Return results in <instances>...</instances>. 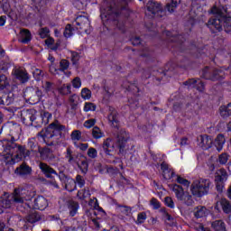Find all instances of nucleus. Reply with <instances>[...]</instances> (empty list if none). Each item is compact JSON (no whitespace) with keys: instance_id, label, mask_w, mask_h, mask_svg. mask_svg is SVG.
<instances>
[{"instance_id":"48","label":"nucleus","mask_w":231,"mask_h":231,"mask_svg":"<svg viewBox=\"0 0 231 231\" xmlns=\"http://www.w3.org/2000/svg\"><path fill=\"white\" fill-rule=\"evenodd\" d=\"M65 158H67L69 163H73V162H75V157L73 156V151H71V148H67Z\"/></svg>"},{"instance_id":"50","label":"nucleus","mask_w":231,"mask_h":231,"mask_svg":"<svg viewBox=\"0 0 231 231\" xmlns=\"http://www.w3.org/2000/svg\"><path fill=\"white\" fill-rule=\"evenodd\" d=\"M64 37L67 39L69 37H71L73 35V27H71V24H67L63 32Z\"/></svg>"},{"instance_id":"6","label":"nucleus","mask_w":231,"mask_h":231,"mask_svg":"<svg viewBox=\"0 0 231 231\" xmlns=\"http://www.w3.org/2000/svg\"><path fill=\"white\" fill-rule=\"evenodd\" d=\"M212 187V182L208 179H199L198 181H194L191 185L190 190L193 196L201 198L207 196Z\"/></svg>"},{"instance_id":"56","label":"nucleus","mask_w":231,"mask_h":231,"mask_svg":"<svg viewBox=\"0 0 231 231\" xmlns=\"http://www.w3.org/2000/svg\"><path fill=\"white\" fill-rule=\"evenodd\" d=\"M60 68L61 71H66L69 68V61L68 60H61L60 62Z\"/></svg>"},{"instance_id":"21","label":"nucleus","mask_w":231,"mask_h":231,"mask_svg":"<svg viewBox=\"0 0 231 231\" xmlns=\"http://www.w3.org/2000/svg\"><path fill=\"white\" fill-rule=\"evenodd\" d=\"M103 152L106 154V156H113V152L115 151V143H113V139L106 138L102 144Z\"/></svg>"},{"instance_id":"19","label":"nucleus","mask_w":231,"mask_h":231,"mask_svg":"<svg viewBox=\"0 0 231 231\" xmlns=\"http://www.w3.org/2000/svg\"><path fill=\"white\" fill-rule=\"evenodd\" d=\"M15 174L21 176V178H27V176L32 175V167H30L26 162H23L18 168L15 170Z\"/></svg>"},{"instance_id":"40","label":"nucleus","mask_w":231,"mask_h":231,"mask_svg":"<svg viewBox=\"0 0 231 231\" xmlns=\"http://www.w3.org/2000/svg\"><path fill=\"white\" fill-rule=\"evenodd\" d=\"M79 97L76 94L69 97V101L72 109H77V106H79Z\"/></svg>"},{"instance_id":"14","label":"nucleus","mask_w":231,"mask_h":231,"mask_svg":"<svg viewBox=\"0 0 231 231\" xmlns=\"http://www.w3.org/2000/svg\"><path fill=\"white\" fill-rule=\"evenodd\" d=\"M13 75L14 78L17 79V80L21 82V84H26V82L30 80V75L28 74L26 69L22 68L14 69L13 70Z\"/></svg>"},{"instance_id":"43","label":"nucleus","mask_w":231,"mask_h":231,"mask_svg":"<svg viewBox=\"0 0 231 231\" xmlns=\"http://www.w3.org/2000/svg\"><path fill=\"white\" fill-rule=\"evenodd\" d=\"M167 36L170 37V41H171V42H183V41H185V38H183L181 34L171 36V32H168Z\"/></svg>"},{"instance_id":"2","label":"nucleus","mask_w":231,"mask_h":231,"mask_svg":"<svg viewBox=\"0 0 231 231\" xmlns=\"http://www.w3.org/2000/svg\"><path fill=\"white\" fill-rule=\"evenodd\" d=\"M121 10H127V0H117L116 3L113 0H106L101 7V19L102 21H114L121 32H125L124 24L116 22L120 17Z\"/></svg>"},{"instance_id":"34","label":"nucleus","mask_w":231,"mask_h":231,"mask_svg":"<svg viewBox=\"0 0 231 231\" xmlns=\"http://www.w3.org/2000/svg\"><path fill=\"white\" fill-rule=\"evenodd\" d=\"M211 228L214 231H226V226L223 220H215L211 223Z\"/></svg>"},{"instance_id":"11","label":"nucleus","mask_w":231,"mask_h":231,"mask_svg":"<svg viewBox=\"0 0 231 231\" xmlns=\"http://www.w3.org/2000/svg\"><path fill=\"white\" fill-rule=\"evenodd\" d=\"M127 140H129V134L125 129H120L116 134V143L119 149V152H124Z\"/></svg>"},{"instance_id":"15","label":"nucleus","mask_w":231,"mask_h":231,"mask_svg":"<svg viewBox=\"0 0 231 231\" xmlns=\"http://www.w3.org/2000/svg\"><path fill=\"white\" fill-rule=\"evenodd\" d=\"M198 145L203 149V151H207L212 147L213 140L212 137L204 134V135H199L197 137Z\"/></svg>"},{"instance_id":"57","label":"nucleus","mask_w":231,"mask_h":231,"mask_svg":"<svg viewBox=\"0 0 231 231\" xmlns=\"http://www.w3.org/2000/svg\"><path fill=\"white\" fill-rule=\"evenodd\" d=\"M79 60H80V54H79V52H76V51H71L72 64H77V62H79Z\"/></svg>"},{"instance_id":"25","label":"nucleus","mask_w":231,"mask_h":231,"mask_svg":"<svg viewBox=\"0 0 231 231\" xmlns=\"http://www.w3.org/2000/svg\"><path fill=\"white\" fill-rule=\"evenodd\" d=\"M12 205H14V201L12 200V195L5 193V195L0 198V207H2L3 208H10Z\"/></svg>"},{"instance_id":"58","label":"nucleus","mask_w":231,"mask_h":231,"mask_svg":"<svg viewBox=\"0 0 231 231\" xmlns=\"http://www.w3.org/2000/svg\"><path fill=\"white\" fill-rule=\"evenodd\" d=\"M76 183H78L79 187L80 189H82V187H84V185H86V180H84V178L81 175H77Z\"/></svg>"},{"instance_id":"13","label":"nucleus","mask_w":231,"mask_h":231,"mask_svg":"<svg viewBox=\"0 0 231 231\" xmlns=\"http://www.w3.org/2000/svg\"><path fill=\"white\" fill-rule=\"evenodd\" d=\"M59 178H60V181H63L65 183V189L69 192H73V190H75V189H77V181H75V180L68 177V175L60 172L59 174Z\"/></svg>"},{"instance_id":"23","label":"nucleus","mask_w":231,"mask_h":231,"mask_svg":"<svg viewBox=\"0 0 231 231\" xmlns=\"http://www.w3.org/2000/svg\"><path fill=\"white\" fill-rule=\"evenodd\" d=\"M184 86H188V88H196L198 89V91H205V84H203L202 81H199L191 79H188L187 81H185Z\"/></svg>"},{"instance_id":"52","label":"nucleus","mask_w":231,"mask_h":231,"mask_svg":"<svg viewBox=\"0 0 231 231\" xmlns=\"http://www.w3.org/2000/svg\"><path fill=\"white\" fill-rule=\"evenodd\" d=\"M145 219H147V215L143 212L139 213L136 220V225H142L145 222Z\"/></svg>"},{"instance_id":"41","label":"nucleus","mask_w":231,"mask_h":231,"mask_svg":"<svg viewBox=\"0 0 231 231\" xmlns=\"http://www.w3.org/2000/svg\"><path fill=\"white\" fill-rule=\"evenodd\" d=\"M79 169L83 174H86L88 172V169H89V164L88 163V158L83 157V160H81V163L79 165Z\"/></svg>"},{"instance_id":"47","label":"nucleus","mask_w":231,"mask_h":231,"mask_svg":"<svg viewBox=\"0 0 231 231\" xmlns=\"http://www.w3.org/2000/svg\"><path fill=\"white\" fill-rule=\"evenodd\" d=\"M42 88L44 89L45 93H50V91H53L54 89L53 83L50 81H45L42 84Z\"/></svg>"},{"instance_id":"4","label":"nucleus","mask_w":231,"mask_h":231,"mask_svg":"<svg viewBox=\"0 0 231 231\" xmlns=\"http://www.w3.org/2000/svg\"><path fill=\"white\" fill-rule=\"evenodd\" d=\"M210 14L216 16L208 21L207 26L213 33H217V32L223 30V23H225V19L228 15V7L221 2L216 3L211 7Z\"/></svg>"},{"instance_id":"5","label":"nucleus","mask_w":231,"mask_h":231,"mask_svg":"<svg viewBox=\"0 0 231 231\" xmlns=\"http://www.w3.org/2000/svg\"><path fill=\"white\" fill-rule=\"evenodd\" d=\"M11 199L13 201V205H14L20 212H24L27 206L26 201H30L32 199V191L26 189H15L11 195Z\"/></svg>"},{"instance_id":"46","label":"nucleus","mask_w":231,"mask_h":231,"mask_svg":"<svg viewBox=\"0 0 231 231\" xmlns=\"http://www.w3.org/2000/svg\"><path fill=\"white\" fill-rule=\"evenodd\" d=\"M32 75L35 80H37L38 82L40 80H42V77H44V73H42V70L39 69H35L34 71L32 72Z\"/></svg>"},{"instance_id":"44","label":"nucleus","mask_w":231,"mask_h":231,"mask_svg":"<svg viewBox=\"0 0 231 231\" xmlns=\"http://www.w3.org/2000/svg\"><path fill=\"white\" fill-rule=\"evenodd\" d=\"M223 26H224L225 32L226 33H230L231 35V18H226V19L223 23Z\"/></svg>"},{"instance_id":"27","label":"nucleus","mask_w":231,"mask_h":231,"mask_svg":"<svg viewBox=\"0 0 231 231\" xmlns=\"http://www.w3.org/2000/svg\"><path fill=\"white\" fill-rule=\"evenodd\" d=\"M161 169L162 171V176L164 180H171L174 177V171L169 168V164L162 162L161 164Z\"/></svg>"},{"instance_id":"12","label":"nucleus","mask_w":231,"mask_h":231,"mask_svg":"<svg viewBox=\"0 0 231 231\" xmlns=\"http://www.w3.org/2000/svg\"><path fill=\"white\" fill-rule=\"evenodd\" d=\"M75 25L78 30H84L85 33H89L90 23L89 19L86 16L79 15L75 20Z\"/></svg>"},{"instance_id":"63","label":"nucleus","mask_w":231,"mask_h":231,"mask_svg":"<svg viewBox=\"0 0 231 231\" xmlns=\"http://www.w3.org/2000/svg\"><path fill=\"white\" fill-rule=\"evenodd\" d=\"M95 124H97L96 119H88V120L85 121L84 127H87V129H90V127H93V125H95Z\"/></svg>"},{"instance_id":"61","label":"nucleus","mask_w":231,"mask_h":231,"mask_svg":"<svg viewBox=\"0 0 231 231\" xmlns=\"http://www.w3.org/2000/svg\"><path fill=\"white\" fill-rule=\"evenodd\" d=\"M164 203H165L166 207H169L170 208H174V201L172 200V198L166 197L164 199Z\"/></svg>"},{"instance_id":"17","label":"nucleus","mask_w":231,"mask_h":231,"mask_svg":"<svg viewBox=\"0 0 231 231\" xmlns=\"http://www.w3.org/2000/svg\"><path fill=\"white\" fill-rule=\"evenodd\" d=\"M26 94L29 96V99L33 100V102H41V98H42V90L39 88H27Z\"/></svg>"},{"instance_id":"53","label":"nucleus","mask_w":231,"mask_h":231,"mask_svg":"<svg viewBox=\"0 0 231 231\" xmlns=\"http://www.w3.org/2000/svg\"><path fill=\"white\" fill-rule=\"evenodd\" d=\"M0 3V8L6 14L10 10V3H8V0H1Z\"/></svg>"},{"instance_id":"28","label":"nucleus","mask_w":231,"mask_h":231,"mask_svg":"<svg viewBox=\"0 0 231 231\" xmlns=\"http://www.w3.org/2000/svg\"><path fill=\"white\" fill-rule=\"evenodd\" d=\"M228 180V173H226V170L220 169L217 171L215 175V181L225 183Z\"/></svg>"},{"instance_id":"62","label":"nucleus","mask_w":231,"mask_h":231,"mask_svg":"<svg viewBox=\"0 0 231 231\" xmlns=\"http://www.w3.org/2000/svg\"><path fill=\"white\" fill-rule=\"evenodd\" d=\"M177 181L180 185H184V187H189V185H190V182L189 180H187L186 179H184L183 177H180V176L177 177Z\"/></svg>"},{"instance_id":"33","label":"nucleus","mask_w":231,"mask_h":231,"mask_svg":"<svg viewBox=\"0 0 231 231\" xmlns=\"http://www.w3.org/2000/svg\"><path fill=\"white\" fill-rule=\"evenodd\" d=\"M193 214L197 219L205 217V216H207V208L203 206H198L193 209Z\"/></svg>"},{"instance_id":"1","label":"nucleus","mask_w":231,"mask_h":231,"mask_svg":"<svg viewBox=\"0 0 231 231\" xmlns=\"http://www.w3.org/2000/svg\"><path fill=\"white\" fill-rule=\"evenodd\" d=\"M15 137L12 136L11 139H5L0 141V156L4 157L6 162L11 163H17L23 158H28L32 152H39L41 146L35 139H29L26 146L15 143Z\"/></svg>"},{"instance_id":"8","label":"nucleus","mask_w":231,"mask_h":231,"mask_svg":"<svg viewBox=\"0 0 231 231\" xmlns=\"http://www.w3.org/2000/svg\"><path fill=\"white\" fill-rule=\"evenodd\" d=\"M202 79L206 80H211L212 82H217V80H223L225 72L219 69H214L206 67L201 71Z\"/></svg>"},{"instance_id":"36","label":"nucleus","mask_w":231,"mask_h":231,"mask_svg":"<svg viewBox=\"0 0 231 231\" xmlns=\"http://www.w3.org/2000/svg\"><path fill=\"white\" fill-rule=\"evenodd\" d=\"M219 111L222 118H228V116H231V103L226 106H220Z\"/></svg>"},{"instance_id":"42","label":"nucleus","mask_w":231,"mask_h":231,"mask_svg":"<svg viewBox=\"0 0 231 231\" xmlns=\"http://www.w3.org/2000/svg\"><path fill=\"white\" fill-rule=\"evenodd\" d=\"M92 136L96 140H98L99 138H102V136H104V134L102 133V130H100L98 126H95L92 129Z\"/></svg>"},{"instance_id":"9","label":"nucleus","mask_w":231,"mask_h":231,"mask_svg":"<svg viewBox=\"0 0 231 231\" xmlns=\"http://www.w3.org/2000/svg\"><path fill=\"white\" fill-rule=\"evenodd\" d=\"M20 116L25 125L37 127V110L23 109L20 112Z\"/></svg>"},{"instance_id":"3","label":"nucleus","mask_w":231,"mask_h":231,"mask_svg":"<svg viewBox=\"0 0 231 231\" xmlns=\"http://www.w3.org/2000/svg\"><path fill=\"white\" fill-rule=\"evenodd\" d=\"M66 134V126L61 125L59 121L51 123L46 130H42L38 133V136L42 138L47 145H57L60 143V140Z\"/></svg>"},{"instance_id":"7","label":"nucleus","mask_w":231,"mask_h":231,"mask_svg":"<svg viewBox=\"0 0 231 231\" xmlns=\"http://www.w3.org/2000/svg\"><path fill=\"white\" fill-rule=\"evenodd\" d=\"M146 8V15H150L152 19H162V17H165V15H167L165 10L162 7V4L158 2L149 1Z\"/></svg>"},{"instance_id":"38","label":"nucleus","mask_w":231,"mask_h":231,"mask_svg":"<svg viewBox=\"0 0 231 231\" xmlns=\"http://www.w3.org/2000/svg\"><path fill=\"white\" fill-rule=\"evenodd\" d=\"M41 220V215H39L36 211H32L27 217L26 221L28 223H37V221Z\"/></svg>"},{"instance_id":"51","label":"nucleus","mask_w":231,"mask_h":231,"mask_svg":"<svg viewBox=\"0 0 231 231\" xmlns=\"http://www.w3.org/2000/svg\"><path fill=\"white\" fill-rule=\"evenodd\" d=\"M87 154H88V158L95 160V158H97V156H98V152H97V149L90 147V148H88Z\"/></svg>"},{"instance_id":"35","label":"nucleus","mask_w":231,"mask_h":231,"mask_svg":"<svg viewBox=\"0 0 231 231\" xmlns=\"http://www.w3.org/2000/svg\"><path fill=\"white\" fill-rule=\"evenodd\" d=\"M108 120L112 123L113 127L118 128V125H120V121L118 120V112H116V110L111 111L108 116Z\"/></svg>"},{"instance_id":"60","label":"nucleus","mask_w":231,"mask_h":231,"mask_svg":"<svg viewBox=\"0 0 231 231\" xmlns=\"http://www.w3.org/2000/svg\"><path fill=\"white\" fill-rule=\"evenodd\" d=\"M72 86H73V88H75L76 89H79V88H80V86H82V81L80 80V78L76 77V78L72 80Z\"/></svg>"},{"instance_id":"32","label":"nucleus","mask_w":231,"mask_h":231,"mask_svg":"<svg viewBox=\"0 0 231 231\" xmlns=\"http://www.w3.org/2000/svg\"><path fill=\"white\" fill-rule=\"evenodd\" d=\"M226 140L225 139V135L218 134L217 138L215 139V147L218 152H221L223 151V145H225V143Z\"/></svg>"},{"instance_id":"45","label":"nucleus","mask_w":231,"mask_h":231,"mask_svg":"<svg viewBox=\"0 0 231 231\" xmlns=\"http://www.w3.org/2000/svg\"><path fill=\"white\" fill-rule=\"evenodd\" d=\"M60 95H69L71 93V85H63L59 88Z\"/></svg>"},{"instance_id":"55","label":"nucleus","mask_w":231,"mask_h":231,"mask_svg":"<svg viewBox=\"0 0 231 231\" xmlns=\"http://www.w3.org/2000/svg\"><path fill=\"white\" fill-rule=\"evenodd\" d=\"M218 162L221 163V165H225L228 162V154L221 153L218 156Z\"/></svg>"},{"instance_id":"54","label":"nucleus","mask_w":231,"mask_h":231,"mask_svg":"<svg viewBox=\"0 0 231 231\" xmlns=\"http://www.w3.org/2000/svg\"><path fill=\"white\" fill-rule=\"evenodd\" d=\"M8 85L6 76L5 74H0V89H5Z\"/></svg>"},{"instance_id":"37","label":"nucleus","mask_w":231,"mask_h":231,"mask_svg":"<svg viewBox=\"0 0 231 231\" xmlns=\"http://www.w3.org/2000/svg\"><path fill=\"white\" fill-rule=\"evenodd\" d=\"M68 207H69V216H71V217H74V216L77 215V212L79 210L78 202L70 200V201H69Z\"/></svg>"},{"instance_id":"22","label":"nucleus","mask_w":231,"mask_h":231,"mask_svg":"<svg viewBox=\"0 0 231 231\" xmlns=\"http://www.w3.org/2000/svg\"><path fill=\"white\" fill-rule=\"evenodd\" d=\"M48 207V200L42 197H37L33 201V208L36 210H44Z\"/></svg>"},{"instance_id":"26","label":"nucleus","mask_w":231,"mask_h":231,"mask_svg":"<svg viewBox=\"0 0 231 231\" xmlns=\"http://www.w3.org/2000/svg\"><path fill=\"white\" fill-rule=\"evenodd\" d=\"M0 124H3V114L0 112ZM6 127H8V129H10L12 134H15V131H17V133H19V131H21V126H19L18 125H0V134L1 133H3L4 129H6Z\"/></svg>"},{"instance_id":"31","label":"nucleus","mask_w":231,"mask_h":231,"mask_svg":"<svg viewBox=\"0 0 231 231\" xmlns=\"http://www.w3.org/2000/svg\"><path fill=\"white\" fill-rule=\"evenodd\" d=\"M3 106H10L14 104V100H15V96L13 92L5 93L3 92Z\"/></svg>"},{"instance_id":"18","label":"nucleus","mask_w":231,"mask_h":231,"mask_svg":"<svg viewBox=\"0 0 231 231\" xmlns=\"http://www.w3.org/2000/svg\"><path fill=\"white\" fill-rule=\"evenodd\" d=\"M223 210L225 214H231V202L226 199H222L215 205V210Z\"/></svg>"},{"instance_id":"20","label":"nucleus","mask_w":231,"mask_h":231,"mask_svg":"<svg viewBox=\"0 0 231 231\" xmlns=\"http://www.w3.org/2000/svg\"><path fill=\"white\" fill-rule=\"evenodd\" d=\"M38 152L40 153L42 160H45V162H53V160H55L53 151L49 147L40 148Z\"/></svg>"},{"instance_id":"59","label":"nucleus","mask_w":231,"mask_h":231,"mask_svg":"<svg viewBox=\"0 0 231 231\" xmlns=\"http://www.w3.org/2000/svg\"><path fill=\"white\" fill-rule=\"evenodd\" d=\"M97 109V106L93 103H86L84 106V111H95Z\"/></svg>"},{"instance_id":"24","label":"nucleus","mask_w":231,"mask_h":231,"mask_svg":"<svg viewBox=\"0 0 231 231\" xmlns=\"http://www.w3.org/2000/svg\"><path fill=\"white\" fill-rule=\"evenodd\" d=\"M51 120V114L49 112H42L40 117H36V127L37 125H47Z\"/></svg>"},{"instance_id":"64","label":"nucleus","mask_w":231,"mask_h":231,"mask_svg":"<svg viewBox=\"0 0 231 231\" xmlns=\"http://www.w3.org/2000/svg\"><path fill=\"white\" fill-rule=\"evenodd\" d=\"M81 133H80V131H79V130H74L73 132H72V134H71V140H77V141H79V140H80V137H81Z\"/></svg>"},{"instance_id":"29","label":"nucleus","mask_w":231,"mask_h":231,"mask_svg":"<svg viewBox=\"0 0 231 231\" xmlns=\"http://www.w3.org/2000/svg\"><path fill=\"white\" fill-rule=\"evenodd\" d=\"M181 3V0H168L165 10L169 12V14H174L176 12V8H178V5Z\"/></svg>"},{"instance_id":"39","label":"nucleus","mask_w":231,"mask_h":231,"mask_svg":"<svg viewBox=\"0 0 231 231\" xmlns=\"http://www.w3.org/2000/svg\"><path fill=\"white\" fill-rule=\"evenodd\" d=\"M116 207L119 212H121V214H123L124 216H131V211H132L131 207L122 206L120 204H116Z\"/></svg>"},{"instance_id":"49","label":"nucleus","mask_w":231,"mask_h":231,"mask_svg":"<svg viewBox=\"0 0 231 231\" xmlns=\"http://www.w3.org/2000/svg\"><path fill=\"white\" fill-rule=\"evenodd\" d=\"M81 97L84 100H89L91 98V90L88 88H85L81 90Z\"/></svg>"},{"instance_id":"30","label":"nucleus","mask_w":231,"mask_h":231,"mask_svg":"<svg viewBox=\"0 0 231 231\" xmlns=\"http://www.w3.org/2000/svg\"><path fill=\"white\" fill-rule=\"evenodd\" d=\"M20 39L21 42L23 44H28L30 41H32V32L28 29H23L20 32Z\"/></svg>"},{"instance_id":"16","label":"nucleus","mask_w":231,"mask_h":231,"mask_svg":"<svg viewBox=\"0 0 231 231\" xmlns=\"http://www.w3.org/2000/svg\"><path fill=\"white\" fill-rule=\"evenodd\" d=\"M39 169L44 174L45 178H55V176H59L57 171L51 166L48 165V163L41 162L39 163Z\"/></svg>"},{"instance_id":"10","label":"nucleus","mask_w":231,"mask_h":231,"mask_svg":"<svg viewBox=\"0 0 231 231\" xmlns=\"http://www.w3.org/2000/svg\"><path fill=\"white\" fill-rule=\"evenodd\" d=\"M172 190L175 193L177 199H179V201H182L184 205L190 207V205L194 203L192 196H190L189 192L183 190V188L181 186L175 184L173 185Z\"/></svg>"}]
</instances>
